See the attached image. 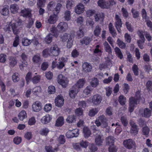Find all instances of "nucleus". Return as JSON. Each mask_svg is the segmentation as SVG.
I'll return each instance as SVG.
<instances>
[{
	"mask_svg": "<svg viewBox=\"0 0 152 152\" xmlns=\"http://www.w3.org/2000/svg\"><path fill=\"white\" fill-rule=\"evenodd\" d=\"M140 92L138 91L137 92L135 98L132 97L129 99V110L130 112L133 111L134 107L139 103V99L140 97Z\"/></svg>",
	"mask_w": 152,
	"mask_h": 152,
	"instance_id": "nucleus-1",
	"label": "nucleus"
},
{
	"mask_svg": "<svg viewBox=\"0 0 152 152\" xmlns=\"http://www.w3.org/2000/svg\"><path fill=\"white\" fill-rule=\"evenodd\" d=\"M32 60L34 63H38L41 61L40 55L39 54H37L34 56L32 58Z\"/></svg>",
	"mask_w": 152,
	"mask_h": 152,
	"instance_id": "nucleus-42",
	"label": "nucleus"
},
{
	"mask_svg": "<svg viewBox=\"0 0 152 152\" xmlns=\"http://www.w3.org/2000/svg\"><path fill=\"white\" fill-rule=\"evenodd\" d=\"M76 23L78 26H82L83 23L84 19L82 16L77 17L76 20Z\"/></svg>",
	"mask_w": 152,
	"mask_h": 152,
	"instance_id": "nucleus-47",
	"label": "nucleus"
},
{
	"mask_svg": "<svg viewBox=\"0 0 152 152\" xmlns=\"http://www.w3.org/2000/svg\"><path fill=\"white\" fill-rule=\"evenodd\" d=\"M103 45L105 51L109 53H111L112 52L111 48L108 43L106 41H105L103 43Z\"/></svg>",
	"mask_w": 152,
	"mask_h": 152,
	"instance_id": "nucleus-46",
	"label": "nucleus"
},
{
	"mask_svg": "<svg viewBox=\"0 0 152 152\" xmlns=\"http://www.w3.org/2000/svg\"><path fill=\"white\" fill-rule=\"evenodd\" d=\"M115 26L118 31L119 33H121V28L122 27V22L120 17L117 14H116L115 16Z\"/></svg>",
	"mask_w": 152,
	"mask_h": 152,
	"instance_id": "nucleus-7",
	"label": "nucleus"
},
{
	"mask_svg": "<svg viewBox=\"0 0 152 152\" xmlns=\"http://www.w3.org/2000/svg\"><path fill=\"white\" fill-rule=\"evenodd\" d=\"M123 145L126 148L128 149H131L135 147V142L131 139L125 140L123 142Z\"/></svg>",
	"mask_w": 152,
	"mask_h": 152,
	"instance_id": "nucleus-10",
	"label": "nucleus"
},
{
	"mask_svg": "<svg viewBox=\"0 0 152 152\" xmlns=\"http://www.w3.org/2000/svg\"><path fill=\"white\" fill-rule=\"evenodd\" d=\"M98 112L97 108H92L89 110L88 115L90 117H93Z\"/></svg>",
	"mask_w": 152,
	"mask_h": 152,
	"instance_id": "nucleus-38",
	"label": "nucleus"
},
{
	"mask_svg": "<svg viewBox=\"0 0 152 152\" xmlns=\"http://www.w3.org/2000/svg\"><path fill=\"white\" fill-rule=\"evenodd\" d=\"M75 86H73L69 91V96L72 98H75L80 91L79 89H77V88H75Z\"/></svg>",
	"mask_w": 152,
	"mask_h": 152,
	"instance_id": "nucleus-18",
	"label": "nucleus"
},
{
	"mask_svg": "<svg viewBox=\"0 0 152 152\" xmlns=\"http://www.w3.org/2000/svg\"><path fill=\"white\" fill-rule=\"evenodd\" d=\"M61 40L63 41H66L68 40L67 47L69 48H71L72 45L74 37L72 35L65 33L61 36Z\"/></svg>",
	"mask_w": 152,
	"mask_h": 152,
	"instance_id": "nucleus-2",
	"label": "nucleus"
},
{
	"mask_svg": "<svg viewBox=\"0 0 152 152\" xmlns=\"http://www.w3.org/2000/svg\"><path fill=\"white\" fill-rule=\"evenodd\" d=\"M58 83L64 88L66 87L68 83L67 77L62 74L59 75L57 77Z\"/></svg>",
	"mask_w": 152,
	"mask_h": 152,
	"instance_id": "nucleus-4",
	"label": "nucleus"
},
{
	"mask_svg": "<svg viewBox=\"0 0 152 152\" xmlns=\"http://www.w3.org/2000/svg\"><path fill=\"white\" fill-rule=\"evenodd\" d=\"M31 9L25 8L21 10L20 13L23 17H30L31 14Z\"/></svg>",
	"mask_w": 152,
	"mask_h": 152,
	"instance_id": "nucleus-21",
	"label": "nucleus"
},
{
	"mask_svg": "<svg viewBox=\"0 0 152 152\" xmlns=\"http://www.w3.org/2000/svg\"><path fill=\"white\" fill-rule=\"evenodd\" d=\"M102 98L101 96L98 94H96L93 96L91 99L92 102L93 104L98 105L101 102Z\"/></svg>",
	"mask_w": 152,
	"mask_h": 152,
	"instance_id": "nucleus-12",
	"label": "nucleus"
},
{
	"mask_svg": "<svg viewBox=\"0 0 152 152\" xmlns=\"http://www.w3.org/2000/svg\"><path fill=\"white\" fill-rule=\"evenodd\" d=\"M151 111L149 109L145 108L144 110L143 113L142 114V115L145 117H148L151 115Z\"/></svg>",
	"mask_w": 152,
	"mask_h": 152,
	"instance_id": "nucleus-43",
	"label": "nucleus"
},
{
	"mask_svg": "<svg viewBox=\"0 0 152 152\" xmlns=\"http://www.w3.org/2000/svg\"><path fill=\"white\" fill-rule=\"evenodd\" d=\"M101 29L98 25L96 26L94 30V35L96 36H98L100 34Z\"/></svg>",
	"mask_w": 152,
	"mask_h": 152,
	"instance_id": "nucleus-49",
	"label": "nucleus"
},
{
	"mask_svg": "<svg viewBox=\"0 0 152 152\" xmlns=\"http://www.w3.org/2000/svg\"><path fill=\"white\" fill-rule=\"evenodd\" d=\"M22 21L20 20H19L15 23H12L10 26L14 34L17 35L19 32V28L18 26H20L22 25Z\"/></svg>",
	"mask_w": 152,
	"mask_h": 152,
	"instance_id": "nucleus-5",
	"label": "nucleus"
},
{
	"mask_svg": "<svg viewBox=\"0 0 152 152\" xmlns=\"http://www.w3.org/2000/svg\"><path fill=\"white\" fill-rule=\"evenodd\" d=\"M94 132L97 134L96 137L95 143L97 145H101L102 143L103 139L102 137L100 132L99 130H95Z\"/></svg>",
	"mask_w": 152,
	"mask_h": 152,
	"instance_id": "nucleus-13",
	"label": "nucleus"
},
{
	"mask_svg": "<svg viewBox=\"0 0 152 152\" xmlns=\"http://www.w3.org/2000/svg\"><path fill=\"white\" fill-rule=\"evenodd\" d=\"M123 91L125 94H127L130 89V87L128 84L124 83L123 85Z\"/></svg>",
	"mask_w": 152,
	"mask_h": 152,
	"instance_id": "nucleus-63",
	"label": "nucleus"
},
{
	"mask_svg": "<svg viewBox=\"0 0 152 152\" xmlns=\"http://www.w3.org/2000/svg\"><path fill=\"white\" fill-rule=\"evenodd\" d=\"M64 99L61 95H58L55 99V105L59 107L62 106L64 104Z\"/></svg>",
	"mask_w": 152,
	"mask_h": 152,
	"instance_id": "nucleus-9",
	"label": "nucleus"
},
{
	"mask_svg": "<svg viewBox=\"0 0 152 152\" xmlns=\"http://www.w3.org/2000/svg\"><path fill=\"white\" fill-rule=\"evenodd\" d=\"M121 121L124 126H127L128 124V122L126 117L124 116L122 117L121 118Z\"/></svg>",
	"mask_w": 152,
	"mask_h": 152,
	"instance_id": "nucleus-64",
	"label": "nucleus"
},
{
	"mask_svg": "<svg viewBox=\"0 0 152 152\" xmlns=\"http://www.w3.org/2000/svg\"><path fill=\"white\" fill-rule=\"evenodd\" d=\"M52 119L51 115L49 114H47L42 118L41 121L43 124H47Z\"/></svg>",
	"mask_w": 152,
	"mask_h": 152,
	"instance_id": "nucleus-20",
	"label": "nucleus"
},
{
	"mask_svg": "<svg viewBox=\"0 0 152 152\" xmlns=\"http://www.w3.org/2000/svg\"><path fill=\"white\" fill-rule=\"evenodd\" d=\"M65 66V64L63 62L60 61L58 63L56 62L53 61L52 63V67L53 69L56 67L59 69H62Z\"/></svg>",
	"mask_w": 152,
	"mask_h": 152,
	"instance_id": "nucleus-22",
	"label": "nucleus"
},
{
	"mask_svg": "<svg viewBox=\"0 0 152 152\" xmlns=\"http://www.w3.org/2000/svg\"><path fill=\"white\" fill-rule=\"evenodd\" d=\"M91 39L88 37H85L80 40V42L82 45H87L91 41Z\"/></svg>",
	"mask_w": 152,
	"mask_h": 152,
	"instance_id": "nucleus-29",
	"label": "nucleus"
},
{
	"mask_svg": "<svg viewBox=\"0 0 152 152\" xmlns=\"http://www.w3.org/2000/svg\"><path fill=\"white\" fill-rule=\"evenodd\" d=\"M10 9L12 13L15 14L18 12L19 7L17 4H14L10 5Z\"/></svg>",
	"mask_w": 152,
	"mask_h": 152,
	"instance_id": "nucleus-26",
	"label": "nucleus"
},
{
	"mask_svg": "<svg viewBox=\"0 0 152 152\" xmlns=\"http://www.w3.org/2000/svg\"><path fill=\"white\" fill-rule=\"evenodd\" d=\"M71 12L69 10H66L64 14V20L66 21H69L71 19Z\"/></svg>",
	"mask_w": 152,
	"mask_h": 152,
	"instance_id": "nucleus-30",
	"label": "nucleus"
},
{
	"mask_svg": "<svg viewBox=\"0 0 152 152\" xmlns=\"http://www.w3.org/2000/svg\"><path fill=\"white\" fill-rule=\"evenodd\" d=\"M42 92V89L40 86H36L32 89V93L33 95L37 96L39 95Z\"/></svg>",
	"mask_w": 152,
	"mask_h": 152,
	"instance_id": "nucleus-23",
	"label": "nucleus"
},
{
	"mask_svg": "<svg viewBox=\"0 0 152 152\" xmlns=\"http://www.w3.org/2000/svg\"><path fill=\"white\" fill-rule=\"evenodd\" d=\"M94 24V22L92 19L89 18L86 21V25L89 28H92Z\"/></svg>",
	"mask_w": 152,
	"mask_h": 152,
	"instance_id": "nucleus-41",
	"label": "nucleus"
},
{
	"mask_svg": "<svg viewBox=\"0 0 152 152\" xmlns=\"http://www.w3.org/2000/svg\"><path fill=\"white\" fill-rule=\"evenodd\" d=\"M50 31L53 33V35L56 37H57L59 35V32L57 31L55 26L53 25L52 27L50 29Z\"/></svg>",
	"mask_w": 152,
	"mask_h": 152,
	"instance_id": "nucleus-39",
	"label": "nucleus"
},
{
	"mask_svg": "<svg viewBox=\"0 0 152 152\" xmlns=\"http://www.w3.org/2000/svg\"><path fill=\"white\" fill-rule=\"evenodd\" d=\"M82 67L83 72H90L92 69L91 64L87 62H85L83 64Z\"/></svg>",
	"mask_w": 152,
	"mask_h": 152,
	"instance_id": "nucleus-16",
	"label": "nucleus"
},
{
	"mask_svg": "<svg viewBox=\"0 0 152 152\" xmlns=\"http://www.w3.org/2000/svg\"><path fill=\"white\" fill-rule=\"evenodd\" d=\"M106 141L107 144L109 146L110 145H113L114 142V138L111 136H110L106 138Z\"/></svg>",
	"mask_w": 152,
	"mask_h": 152,
	"instance_id": "nucleus-36",
	"label": "nucleus"
},
{
	"mask_svg": "<svg viewBox=\"0 0 152 152\" xmlns=\"http://www.w3.org/2000/svg\"><path fill=\"white\" fill-rule=\"evenodd\" d=\"M118 101L121 105H124L126 102V98L123 96L121 95L119 97Z\"/></svg>",
	"mask_w": 152,
	"mask_h": 152,
	"instance_id": "nucleus-57",
	"label": "nucleus"
},
{
	"mask_svg": "<svg viewBox=\"0 0 152 152\" xmlns=\"http://www.w3.org/2000/svg\"><path fill=\"white\" fill-rule=\"evenodd\" d=\"M48 92L49 94H53L56 91L55 87L53 86H50L48 87Z\"/></svg>",
	"mask_w": 152,
	"mask_h": 152,
	"instance_id": "nucleus-59",
	"label": "nucleus"
},
{
	"mask_svg": "<svg viewBox=\"0 0 152 152\" xmlns=\"http://www.w3.org/2000/svg\"><path fill=\"white\" fill-rule=\"evenodd\" d=\"M60 52V48L56 44L52 45L49 50L50 55L54 56H58Z\"/></svg>",
	"mask_w": 152,
	"mask_h": 152,
	"instance_id": "nucleus-6",
	"label": "nucleus"
},
{
	"mask_svg": "<svg viewBox=\"0 0 152 152\" xmlns=\"http://www.w3.org/2000/svg\"><path fill=\"white\" fill-rule=\"evenodd\" d=\"M58 19L57 15L55 14L50 15L48 19V22L50 23L53 24L56 23Z\"/></svg>",
	"mask_w": 152,
	"mask_h": 152,
	"instance_id": "nucleus-24",
	"label": "nucleus"
},
{
	"mask_svg": "<svg viewBox=\"0 0 152 152\" xmlns=\"http://www.w3.org/2000/svg\"><path fill=\"white\" fill-rule=\"evenodd\" d=\"M84 136L85 138H88L91 134V132L87 127H84L83 129Z\"/></svg>",
	"mask_w": 152,
	"mask_h": 152,
	"instance_id": "nucleus-33",
	"label": "nucleus"
},
{
	"mask_svg": "<svg viewBox=\"0 0 152 152\" xmlns=\"http://www.w3.org/2000/svg\"><path fill=\"white\" fill-rule=\"evenodd\" d=\"M150 129L147 126L144 127L142 129V133L143 135H148Z\"/></svg>",
	"mask_w": 152,
	"mask_h": 152,
	"instance_id": "nucleus-61",
	"label": "nucleus"
},
{
	"mask_svg": "<svg viewBox=\"0 0 152 152\" xmlns=\"http://www.w3.org/2000/svg\"><path fill=\"white\" fill-rule=\"evenodd\" d=\"M129 124L131 126L130 131V133L132 135L135 136L138 133V132L139 128L138 126L132 120L130 121Z\"/></svg>",
	"mask_w": 152,
	"mask_h": 152,
	"instance_id": "nucleus-8",
	"label": "nucleus"
},
{
	"mask_svg": "<svg viewBox=\"0 0 152 152\" xmlns=\"http://www.w3.org/2000/svg\"><path fill=\"white\" fill-rule=\"evenodd\" d=\"M55 6V3L53 1L50 2L48 4L47 8L49 10H51Z\"/></svg>",
	"mask_w": 152,
	"mask_h": 152,
	"instance_id": "nucleus-62",
	"label": "nucleus"
},
{
	"mask_svg": "<svg viewBox=\"0 0 152 152\" xmlns=\"http://www.w3.org/2000/svg\"><path fill=\"white\" fill-rule=\"evenodd\" d=\"M75 116L74 115H70L68 116L66 119V121L69 123H72L75 121Z\"/></svg>",
	"mask_w": 152,
	"mask_h": 152,
	"instance_id": "nucleus-45",
	"label": "nucleus"
},
{
	"mask_svg": "<svg viewBox=\"0 0 152 152\" xmlns=\"http://www.w3.org/2000/svg\"><path fill=\"white\" fill-rule=\"evenodd\" d=\"M57 27L60 32L65 31L68 28L67 24L65 22H60L57 26Z\"/></svg>",
	"mask_w": 152,
	"mask_h": 152,
	"instance_id": "nucleus-15",
	"label": "nucleus"
},
{
	"mask_svg": "<svg viewBox=\"0 0 152 152\" xmlns=\"http://www.w3.org/2000/svg\"><path fill=\"white\" fill-rule=\"evenodd\" d=\"M27 114L25 111H22L18 114V117L21 121L23 120L27 117Z\"/></svg>",
	"mask_w": 152,
	"mask_h": 152,
	"instance_id": "nucleus-37",
	"label": "nucleus"
},
{
	"mask_svg": "<svg viewBox=\"0 0 152 152\" xmlns=\"http://www.w3.org/2000/svg\"><path fill=\"white\" fill-rule=\"evenodd\" d=\"M40 78V75H37L33 77L31 79V81L34 84H37L39 82Z\"/></svg>",
	"mask_w": 152,
	"mask_h": 152,
	"instance_id": "nucleus-50",
	"label": "nucleus"
},
{
	"mask_svg": "<svg viewBox=\"0 0 152 152\" xmlns=\"http://www.w3.org/2000/svg\"><path fill=\"white\" fill-rule=\"evenodd\" d=\"M49 132V130L48 128L42 129L39 131L40 134L43 136H46Z\"/></svg>",
	"mask_w": 152,
	"mask_h": 152,
	"instance_id": "nucleus-48",
	"label": "nucleus"
},
{
	"mask_svg": "<svg viewBox=\"0 0 152 152\" xmlns=\"http://www.w3.org/2000/svg\"><path fill=\"white\" fill-rule=\"evenodd\" d=\"M104 17V15L103 13H97L94 15V18L96 21L102 20Z\"/></svg>",
	"mask_w": 152,
	"mask_h": 152,
	"instance_id": "nucleus-27",
	"label": "nucleus"
},
{
	"mask_svg": "<svg viewBox=\"0 0 152 152\" xmlns=\"http://www.w3.org/2000/svg\"><path fill=\"white\" fill-rule=\"evenodd\" d=\"M86 83V80L84 78L79 79L77 81L75 84L73 86H75L77 89H79L82 88Z\"/></svg>",
	"mask_w": 152,
	"mask_h": 152,
	"instance_id": "nucleus-17",
	"label": "nucleus"
},
{
	"mask_svg": "<svg viewBox=\"0 0 152 152\" xmlns=\"http://www.w3.org/2000/svg\"><path fill=\"white\" fill-rule=\"evenodd\" d=\"M85 8L84 5L81 3H79L75 8V12L78 15L81 14L85 11Z\"/></svg>",
	"mask_w": 152,
	"mask_h": 152,
	"instance_id": "nucleus-11",
	"label": "nucleus"
},
{
	"mask_svg": "<svg viewBox=\"0 0 152 152\" xmlns=\"http://www.w3.org/2000/svg\"><path fill=\"white\" fill-rule=\"evenodd\" d=\"M115 51L118 57L120 59H122L123 56L120 49L118 47H116L115 49Z\"/></svg>",
	"mask_w": 152,
	"mask_h": 152,
	"instance_id": "nucleus-44",
	"label": "nucleus"
},
{
	"mask_svg": "<svg viewBox=\"0 0 152 152\" xmlns=\"http://www.w3.org/2000/svg\"><path fill=\"white\" fill-rule=\"evenodd\" d=\"M99 84V80L97 79L93 78L90 82L91 86L94 88L96 87Z\"/></svg>",
	"mask_w": 152,
	"mask_h": 152,
	"instance_id": "nucleus-40",
	"label": "nucleus"
},
{
	"mask_svg": "<svg viewBox=\"0 0 152 152\" xmlns=\"http://www.w3.org/2000/svg\"><path fill=\"white\" fill-rule=\"evenodd\" d=\"M57 140L60 144H64L65 142L64 136L63 135H60L58 138Z\"/></svg>",
	"mask_w": 152,
	"mask_h": 152,
	"instance_id": "nucleus-60",
	"label": "nucleus"
},
{
	"mask_svg": "<svg viewBox=\"0 0 152 152\" xmlns=\"http://www.w3.org/2000/svg\"><path fill=\"white\" fill-rule=\"evenodd\" d=\"M9 7L5 6L1 10L0 12L1 15L6 16L9 13Z\"/></svg>",
	"mask_w": 152,
	"mask_h": 152,
	"instance_id": "nucleus-34",
	"label": "nucleus"
},
{
	"mask_svg": "<svg viewBox=\"0 0 152 152\" xmlns=\"http://www.w3.org/2000/svg\"><path fill=\"white\" fill-rule=\"evenodd\" d=\"M107 120L103 115H101L96 118L95 124L97 126L101 125L102 128H106L108 126Z\"/></svg>",
	"mask_w": 152,
	"mask_h": 152,
	"instance_id": "nucleus-3",
	"label": "nucleus"
},
{
	"mask_svg": "<svg viewBox=\"0 0 152 152\" xmlns=\"http://www.w3.org/2000/svg\"><path fill=\"white\" fill-rule=\"evenodd\" d=\"M64 123V119L62 117H59L57 120L56 126H62Z\"/></svg>",
	"mask_w": 152,
	"mask_h": 152,
	"instance_id": "nucleus-35",
	"label": "nucleus"
},
{
	"mask_svg": "<svg viewBox=\"0 0 152 152\" xmlns=\"http://www.w3.org/2000/svg\"><path fill=\"white\" fill-rule=\"evenodd\" d=\"M20 39L18 36H16L14 39L13 42V46L15 47H16L19 44Z\"/></svg>",
	"mask_w": 152,
	"mask_h": 152,
	"instance_id": "nucleus-53",
	"label": "nucleus"
},
{
	"mask_svg": "<svg viewBox=\"0 0 152 152\" xmlns=\"http://www.w3.org/2000/svg\"><path fill=\"white\" fill-rule=\"evenodd\" d=\"M109 29L110 33L113 37L116 36L117 34L116 31L114 28L113 25L112 23H110L109 25Z\"/></svg>",
	"mask_w": 152,
	"mask_h": 152,
	"instance_id": "nucleus-32",
	"label": "nucleus"
},
{
	"mask_svg": "<svg viewBox=\"0 0 152 152\" xmlns=\"http://www.w3.org/2000/svg\"><path fill=\"white\" fill-rule=\"evenodd\" d=\"M117 44L119 47L121 48H124L126 45L122 41L118 39L117 41Z\"/></svg>",
	"mask_w": 152,
	"mask_h": 152,
	"instance_id": "nucleus-56",
	"label": "nucleus"
},
{
	"mask_svg": "<svg viewBox=\"0 0 152 152\" xmlns=\"http://www.w3.org/2000/svg\"><path fill=\"white\" fill-rule=\"evenodd\" d=\"M22 62V64L20 65L19 67L21 70H23L27 66V63L26 61H23Z\"/></svg>",
	"mask_w": 152,
	"mask_h": 152,
	"instance_id": "nucleus-58",
	"label": "nucleus"
},
{
	"mask_svg": "<svg viewBox=\"0 0 152 152\" xmlns=\"http://www.w3.org/2000/svg\"><path fill=\"white\" fill-rule=\"evenodd\" d=\"M45 0H37V5L38 7H44L45 4Z\"/></svg>",
	"mask_w": 152,
	"mask_h": 152,
	"instance_id": "nucleus-54",
	"label": "nucleus"
},
{
	"mask_svg": "<svg viewBox=\"0 0 152 152\" xmlns=\"http://www.w3.org/2000/svg\"><path fill=\"white\" fill-rule=\"evenodd\" d=\"M52 108V105L50 104H46L44 107V110L46 112L48 113L49 112Z\"/></svg>",
	"mask_w": 152,
	"mask_h": 152,
	"instance_id": "nucleus-52",
	"label": "nucleus"
},
{
	"mask_svg": "<svg viewBox=\"0 0 152 152\" xmlns=\"http://www.w3.org/2000/svg\"><path fill=\"white\" fill-rule=\"evenodd\" d=\"M92 90V89L90 86H87L83 91V96L86 97L88 95L90 94Z\"/></svg>",
	"mask_w": 152,
	"mask_h": 152,
	"instance_id": "nucleus-31",
	"label": "nucleus"
},
{
	"mask_svg": "<svg viewBox=\"0 0 152 152\" xmlns=\"http://www.w3.org/2000/svg\"><path fill=\"white\" fill-rule=\"evenodd\" d=\"M98 5L102 8L108 9L110 7L109 3L104 0H99L98 1Z\"/></svg>",
	"mask_w": 152,
	"mask_h": 152,
	"instance_id": "nucleus-19",
	"label": "nucleus"
},
{
	"mask_svg": "<svg viewBox=\"0 0 152 152\" xmlns=\"http://www.w3.org/2000/svg\"><path fill=\"white\" fill-rule=\"evenodd\" d=\"M32 111L34 112H38L42 108L41 103L38 101L34 102L32 105Z\"/></svg>",
	"mask_w": 152,
	"mask_h": 152,
	"instance_id": "nucleus-14",
	"label": "nucleus"
},
{
	"mask_svg": "<svg viewBox=\"0 0 152 152\" xmlns=\"http://www.w3.org/2000/svg\"><path fill=\"white\" fill-rule=\"evenodd\" d=\"M53 38V35L51 34H49L46 37L45 41L46 43L49 44L51 42Z\"/></svg>",
	"mask_w": 152,
	"mask_h": 152,
	"instance_id": "nucleus-51",
	"label": "nucleus"
},
{
	"mask_svg": "<svg viewBox=\"0 0 152 152\" xmlns=\"http://www.w3.org/2000/svg\"><path fill=\"white\" fill-rule=\"evenodd\" d=\"M83 110L82 108L79 107L77 108L75 111V114L77 116H80L83 115Z\"/></svg>",
	"mask_w": 152,
	"mask_h": 152,
	"instance_id": "nucleus-55",
	"label": "nucleus"
},
{
	"mask_svg": "<svg viewBox=\"0 0 152 152\" xmlns=\"http://www.w3.org/2000/svg\"><path fill=\"white\" fill-rule=\"evenodd\" d=\"M32 42V40L29 39L26 37H24L22 40V45L25 46H27L30 45Z\"/></svg>",
	"mask_w": 152,
	"mask_h": 152,
	"instance_id": "nucleus-28",
	"label": "nucleus"
},
{
	"mask_svg": "<svg viewBox=\"0 0 152 152\" xmlns=\"http://www.w3.org/2000/svg\"><path fill=\"white\" fill-rule=\"evenodd\" d=\"M9 64L11 67H14L17 63L16 58L14 57L10 56L9 57Z\"/></svg>",
	"mask_w": 152,
	"mask_h": 152,
	"instance_id": "nucleus-25",
	"label": "nucleus"
}]
</instances>
